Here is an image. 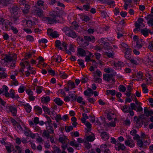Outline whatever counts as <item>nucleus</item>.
Returning a JSON list of instances; mask_svg holds the SVG:
<instances>
[{
  "instance_id": "1",
  "label": "nucleus",
  "mask_w": 153,
  "mask_h": 153,
  "mask_svg": "<svg viewBox=\"0 0 153 153\" xmlns=\"http://www.w3.org/2000/svg\"><path fill=\"white\" fill-rule=\"evenodd\" d=\"M63 31L67 35L72 38H75L77 37V35L75 32L70 29L68 27H64L63 29Z\"/></svg>"
},
{
  "instance_id": "2",
  "label": "nucleus",
  "mask_w": 153,
  "mask_h": 153,
  "mask_svg": "<svg viewBox=\"0 0 153 153\" xmlns=\"http://www.w3.org/2000/svg\"><path fill=\"white\" fill-rule=\"evenodd\" d=\"M126 139L125 141L126 146L130 148H133L135 146V143L131 137L127 135H126Z\"/></svg>"
},
{
  "instance_id": "3",
  "label": "nucleus",
  "mask_w": 153,
  "mask_h": 153,
  "mask_svg": "<svg viewBox=\"0 0 153 153\" xmlns=\"http://www.w3.org/2000/svg\"><path fill=\"white\" fill-rule=\"evenodd\" d=\"M91 55V53L88 50H85L82 48H79L77 49V55L78 56L84 57L88 55Z\"/></svg>"
},
{
  "instance_id": "4",
  "label": "nucleus",
  "mask_w": 153,
  "mask_h": 153,
  "mask_svg": "<svg viewBox=\"0 0 153 153\" xmlns=\"http://www.w3.org/2000/svg\"><path fill=\"white\" fill-rule=\"evenodd\" d=\"M3 57V58L1 59V62L2 64L4 65H6L8 62H11L13 59L10 56L6 54L4 55Z\"/></svg>"
},
{
  "instance_id": "5",
  "label": "nucleus",
  "mask_w": 153,
  "mask_h": 153,
  "mask_svg": "<svg viewBox=\"0 0 153 153\" xmlns=\"http://www.w3.org/2000/svg\"><path fill=\"white\" fill-rule=\"evenodd\" d=\"M141 105H135V103H132L130 104V107L131 108V110H134L137 112H141L143 111V108L141 107Z\"/></svg>"
},
{
  "instance_id": "6",
  "label": "nucleus",
  "mask_w": 153,
  "mask_h": 153,
  "mask_svg": "<svg viewBox=\"0 0 153 153\" xmlns=\"http://www.w3.org/2000/svg\"><path fill=\"white\" fill-rule=\"evenodd\" d=\"M100 41L101 43V45H103V48L105 50H107L108 51L109 49H111L110 47L109 46V44L107 42V40L105 38H101Z\"/></svg>"
},
{
  "instance_id": "7",
  "label": "nucleus",
  "mask_w": 153,
  "mask_h": 153,
  "mask_svg": "<svg viewBox=\"0 0 153 153\" xmlns=\"http://www.w3.org/2000/svg\"><path fill=\"white\" fill-rule=\"evenodd\" d=\"M26 127V126L22 123L21 124L18 123H17L15 126V128L18 131L21 132L25 130Z\"/></svg>"
},
{
  "instance_id": "8",
  "label": "nucleus",
  "mask_w": 153,
  "mask_h": 153,
  "mask_svg": "<svg viewBox=\"0 0 153 153\" xmlns=\"http://www.w3.org/2000/svg\"><path fill=\"white\" fill-rule=\"evenodd\" d=\"M19 8L17 6H15L11 8L10 10L11 16H18L20 15L19 13Z\"/></svg>"
},
{
  "instance_id": "9",
  "label": "nucleus",
  "mask_w": 153,
  "mask_h": 153,
  "mask_svg": "<svg viewBox=\"0 0 153 153\" xmlns=\"http://www.w3.org/2000/svg\"><path fill=\"white\" fill-rule=\"evenodd\" d=\"M143 19L141 18H139L137 21L135 22V27H138L139 28H143L145 27V25L143 22Z\"/></svg>"
},
{
  "instance_id": "10",
  "label": "nucleus",
  "mask_w": 153,
  "mask_h": 153,
  "mask_svg": "<svg viewBox=\"0 0 153 153\" xmlns=\"http://www.w3.org/2000/svg\"><path fill=\"white\" fill-rule=\"evenodd\" d=\"M18 73V72H16L14 75H12L10 76L11 79H12L11 81V84L12 85L17 86L19 85L18 82V80L16 79V76L17 75Z\"/></svg>"
},
{
  "instance_id": "11",
  "label": "nucleus",
  "mask_w": 153,
  "mask_h": 153,
  "mask_svg": "<svg viewBox=\"0 0 153 153\" xmlns=\"http://www.w3.org/2000/svg\"><path fill=\"white\" fill-rule=\"evenodd\" d=\"M36 8H37V7H36ZM32 12L34 15L39 17H42L43 16V11L42 10L37 9H34L33 10Z\"/></svg>"
},
{
  "instance_id": "12",
  "label": "nucleus",
  "mask_w": 153,
  "mask_h": 153,
  "mask_svg": "<svg viewBox=\"0 0 153 153\" xmlns=\"http://www.w3.org/2000/svg\"><path fill=\"white\" fill-rule=\"evenodd\" d=\"M144 44V42L142 39H139L137 40L135 47L136 48L139 49L141 48Z\"/></svg>"
},
{
  "instance_id": "13",
  "label": "nucleus",
  "mask_w": 153,
  "mask_h": 153,
  "mask_svg": "<svg viewBox=\"0 0 153 153\" xmlns=\"http://www.w3.org/2000/svg\"><path fill=\"white\" fill-rule=\"evenodd\" d=\"M140 32L141 34L143 35L145 37H147L149 35V33L151 34H152V33L151 31V30L147 28L141 29Z\"/></svg>"
},
{
  "instance_id": "14",
  "label": "nucleus",
  "mask_w": 153,
  "mask_h": 153,
  "mask_svg": "<svg viewBox=\"0 0 153 153\" xmlns=\"http://www.w3.org/2000/svg\"><path fill=\"white\" fill-rule=\"evenodd\" d=\"M143 62L147 66L152 65L153 64V60H152L148 56H146L144 58Z\"/></svg>"
},
{
  "instance_id": "15",
  "label": "nucleus",
  "mask_w": 153,
  "mask_h": 153,
  "mask_svg": "<svg viewBox=\"0 0 153 153\" xmlns=\"http://www.w3.org/2000/svg\"><path fill=\"white\" fill-rule=\"evenodd\" d=\"M124 63L122 62L118 61V62H114V68L116 70H120L122 66H123Z\"/></svg>"
},
{
  "instance_id": "16",
  "label": "nucleus",
  "mask_w": 153,
  "mask_h": 153,
  "mask_svg": "<svg viewBox=\"0 0 153 153\" xmlns=\"http://www.w3.org/2000/svg\"><path fill=\"white\" fill-rule=\"evenodd\" d=\"M115 148L117 150H123L126 149L124 144H121L120 142H117L115 145Z\"/></svg>"
},
{
  "instance_id": "17",
  "label": "nucleus",
  "mask_w": 153,
  "mask_h": 153,
  "mask_svg": "<svg viewBox=\"0 0 153 153\" xmlns=\"http://www.w3.org/2000/svg\"><path fill=\"white\" fill-rule=\"evenodd\" d=\"M113 76V74H105L103 75V79L105 81L109 82L111 80Z\"/></svg>"
},
{
  "instance_id": "18",
  "label": "nucleus",
  "mask_w": 153,
  "mask_h": 153,
  "mask_svg": "<svg viewBox=\"0 0 153 153\" xmlns=\"http://www.w3.org/2000/svg\"><path fill=\"white\" fill-rule=\"evenodd\" d=\"M100 148L101 151L104 152V153H111L110 150L107 148V146L106 144H102L100 146Z\"/></svg>"
},
{
  "instance_id": "19",
  "label": "nucleus",
  "mask_w": 153,
  "mask_h": 153,
  "mask_svg": "<svg viewBox=\"0 0 153 153\" xmlns=\"http://www.w3.org/2000/svg\"><path fill=\"white\" fill-rule=\"evenodd\" d=\"M62 59L60 56L56 55L55 56H52L51 58V61L52 62L55 61L56 62L59 63L61 61Z\"/></svg>"
},
{
  "instance_id": "20",
  "label": "nucleus",
  "mask_w": 153,
  "mask_h": 153,
  "mask_svg": "<svg viewBox=\"0 0 153 153\" xmlns=\"http://www.w3.org/2000/svg\"><path fill=\"white\" fill-rule=\"evenodd\" d=\"M20 16V15L18 16H11V20L14 24H18L20 22L19 20V17Z\"/></svg>"
},
{
  "instance_id": "21",
  "label": "nucleus",
  "mask_w": 153,
  "mask_h": 153,
  "mask_svg": "<svg viewBox=\"0 0 153 153\" xmlns=\"http://www.w3.org/2000/svg\"><path fill=\"white\" fill-rule=\"evenodd\" d=\"M8 107L13 115L16 116L17 113V109L16 106L14 105H11L8 106Z\"/></svg>"
},
{
  "instance_id": "22",
  "label": "nucleus",
  "mask_w": 153,
  "mask_h": 153,
  "mask_svg": "<svg viewBox=\"0 0 153 153\" xmlns=\"http://www.w3.org/2000/svg\"><path fill=\"white\" fill-rule=\"evenodd\" d=\"M2 28L4 30H9L10 29L9 27L8 20H4L2 24Z\"/></svg>"
},
{
  "instance_id": "23",
  "label": "nucleus",
  "mask_w": 153,
  "mask_h": 153,
  "mask_svg": "<svg viewBox=\"0 0 153 153\" xmlns=\"http://www.w3.org/2000/svg\"><path fill=\"white\" fill-rule=\"evenodd\" d=\"M100 136L102 139L105 141L108 140L109 137V135L107 134L106 132L105 131L101 132Z\"/></svg>"
},
{
  "instance_id": "24",
  "label": "nucleus",
  "mask_w": 153,
  "mask_h": 153,
  "mask_svg": "<svg viewBox=\"0 0 153 153\" xmlns=\"http://www.w3.org/2000/svg\"><path fill=\"white\" fill-rule=\"evenodd\" d=\"M24 7H20L22 10L23 13L24 14H27L29 12V10L30 9V6L28 4H25L24 6Z\"/></svg>"
},
{
  "instance_id": "25",
  "label": "nucleus",
  "mask_w": 153,
  "mask_h": 153,
  "mask_svg": "<svg viewBox=\"0 0 153 153\" xmlns=\"http://www.w3.org/2000/svg\"><path fill=\"white\" fill-rule=\"evenodd\" d=\"M84 39L87 40L88 42H94L95 41V38L93 36H85L84 37Z\"/></svg>"
},
{
  "instance_id": "26",
  "label": "nucleus",
  "mask_w": 153,
  "mask_h": 153,
  "mask_svg": "<svg viewBox=\"0 0 153 153\" xmlns=\"http://www.w3.org/2000/svg\"><path fill=\"white\" fill-rule=\"evenodd\" d=\"M84 95L86 96H91L93 94V91L91 88H88L84 92Z\"/></svg>"
},
{
  "instance_id": "27",
  "label": "nucleus",
  "mask_w": 153,
  "mask_h": 153,
  "mask_svg": "<svg viewBox=\"0 0 153 153\" xmlns=\"http://www.w3.org/2000/svg\"><path fill=\"white\" fill-rule=\"evenodd\" d=\"M93 74L94 77H100L102 75L101 72L99 70H96L93 73Z\"/></svg>"
},
{
  "instance_id": "28",
  "label": "nucleus",
  "mask_w": 153,
  "mask_h": 153,
  "mask_svg": "<svg viewBox=\"0 0 153 153\" xmlns=\"http://www.w3.org/2000/svg\"><path fill=\"white\" fill-rule=\"evenodd\" d=\"M6 149L8 153H10L14 150V147L13 145L9 144L5 146Z\"/></svg>"
},
{
  "instance_id": "29",
  "label": "nucleus",
  "mask_w": 153,
  "mask_h": 153,
  "mask_svg": "<svg viewBox=\"0 0 153 153\" xmlns=\"http://www.w3.org/2000/svg\"><path fill=\"white\" fill-rule=\"evenodd\" d=\"M35 112L37 114H41L42 112V108L38 106H36L34 107Z\"/></svg>"
},
{
  "instance_id": "30",
  "label": "nucleus",
  "mask_w": 153,
  "mask_h": 153,
  "mask_svg": "<svg viewBox=\"0 0 153 153\" xmlns=\"http://www.w3.org/2000/svg\"><path fill=\"white\" fill-rule=\"evenodd\" d=\"M124 1L125 2L124 8L125 10H127V9L128 6H131V3L132 0H124Z\"/></svg>"
},
{
  "instance_id": "31",
  "label": "nucleus",
  "mask_w": 153,
  "mask_h": 153,
  "mask_svg": "<svg viewBox=\"0 0 153 153\" xmlns=\"http://www.w3.org/2000/svg\"><path fill=\"white\" fill-rule=\"evenodd\" d=\"M144 113L145 115L147 116H149V115L153 114V111L148 110L146 107H145L144 108Z\"/></svg>"
},
{
  "instance_id": "32",
  "label": "nucleus",
  "mask_w": 153,
  "mask_h": 153,
  "mask_svg": "<svg viewBox=\"0 0 153 153\" xmlns=\"http://www.w3.org/2000/svg\"><path fill=\"white\" fill-rule=\"evenodd\" d=\"M130 109V107H128V105H125L121 107V109L122 111L125 113H128L129 111L130 110L128 109Z\"/></svg>"
},
{
  "instance_id": "33",
  "label": "nucleus",
  "mask_w": 153,
  "mask_h": 153,
  "mask_svg": "<svg viewBox=\"0 0 153 153\" xmlns=\"http://www.w3.org/2000/svg\"><path fill=\"white\" fill-rule=\"evenodd\" d=\"M46 19L49 24H51L54 22L56 23V21L54 18L51 17H46Z\"/></svg>"
},
{
  "instance_id": "34",
  "label": "nucleus",
  "mask_w": 153,
  "mask_h": 153,
  "mask_svg": "<svg viewBox=\"0 0 153 153\" xmlns=\"http://www.w3.org/2000/svg\"><path fill=\"white\" fill-rule=\"evenodd\" d=\"M13 153H21L22 152V149L21 147L19 146H15V149H14Z\"/></svg>"
},
{
  "instance_id": "35",
  "label": "nucleus",
  "mask_w": 153,
  "mask_h": 153,
  "mask_svg": "<svg viewBox=\"0 0 153 153\" xmlns=\"http://www.w3.org/2000/svg\"><path fill=\"white\" fill-rule=\"evenodd\" d=\"M54 102L58 105H61L63 103V101L59 98H56L54 99Z\"/></svg>"
},
{
  "instance_id": "36",
  "label": "nucleus",
  "mask_w": 153,
  "mask_h": 153,
  "mask_svg": "<svg viewBox=\"0 0 153 153\" xmlns=\"http://www.w3.org/2000/svg\"><path fill=\"white\" fill-rule=\"evenodd\" d=\"M50 133L47 131L46 130H44L43 131V132L42 134V136L46 138L47 139L49 138Z\"/></svg>"
},
{
  "instance_id": "37",
  "label": "nucleus",
  "mask_w": 153,
  "mask_h": 153,
  "mask_svg": "<svg viewBox=\"0 0 153 153\" xmlns=\"http://www.w3.org/2000/svg\"><path fill=\"white\" fill-rule=\"evenodd\" d=\"M50 98L48 96L43 97L41 99V101L43 103H47L50 101Z\"/></svg>"
},
{
  "instance_id": "38",
  "label": "nucleus",
  "mask_w": 153,
  "mask_h": 153,
  "mask_svg": "<svg viewBox=\"0 0 153 153\" xmlns=\"http://www.w3.org/2000/svg\"><path fill=\"white\" fill-rule=\"evenodd\" d=\"M94 135L93 134L87 136L86 138V140L89 142H92L94 140Z\"/></svg>"
},
{
  "instance_id": "39",
  "label": "nucleus",
  "mask_w": 153,
  "mask_h": 153,
  "mask_svg": "<svg viewBox=\"0 0 153 153\" xmlns=\"http://www.w3.org/2000/svg\"><path fill=\"white\" fill-rule=\"evenodd\" d=\"M143 76V74L142 72L140 71L138 72L136 75V77L137 79H136L138 81L141 80Z\"/></svg>"
},
{
  "instance_id": "40",
  "label": "nucleus",
  "mask_w": 153,
  "mask_h": 153,
  "mask_svg": "<svg viewBox=\"0 0 153 153\" xmlns=\"http://www.w3.org/2000/svg\"><path fill=\"white\" fill-rule=\"evenodd\" d=\"M24 106L27 112L30 113L31 111V108L28 104L27 103L25 104Z\"/></svg>"
},
{
  "instance_id": "41",
  "label": "nucleus",
  "mask_w": 153,
  "mask_h": 153,
  "mask_svg": "<svg viewBox=\"0 0 153 153\" xmlns=\"http://www.w3.org/2000/svg\"><path fill=\"white\" fill-rule=\"evenodd\" d=\"M48 114L50 115L51 118L53 119L56 115V113L54 110L50 111Z\"/></svg>"
},
{
  "instance_id": "42",
  "label": "nucleus",
  "mask_w": 153,
  "mask_h": 153,
  "mask_svg": "<svg viewBox=\"0 0 153 153\" xmlns=\"http://www.w3.org/2000/svg\"><path fill=\"white\" fill-rule=\"evenodd\" d=\"M67 140L68 139L66 137H60L59 139V141L62 144L67 143Z\"/></svg>"
},
{
  "instance_id": "43",
  "label": "nucleus",
  "mask_w": 153,
  "mask_h": 153,
  "mask_svg": "<svg viewBox=\"0 0 153 153\" xmlns=\"http://www.w3.org/2000/svg\"><path fill=\"white\" fill-rule=\"evenodd\" d=\"M104 71L105 72L107 73H111L112 74H113L114 71L113 69L109 68H104Z\"/></svg>"
},
{
  "instance_id": "44",
  "label": "nucleus",
  "mask_w": 153,
  "mask_h": 153,
  "mask_svg": "<svg viewBox=\"0 0 153 153\" xmlns=\"http://www.w3.org/2000/svg\"><path fill=\"white\" fill-rule=\"evenodd\" d=\"M83 99L81 97H79L76 98L77 101L79 103L82 104V105H85V103L84 101H83Z\"/></svg>"
},
{
  "instance_id": "45",
  "label": "nucleus",
  "mask_w": 153,
  "mask_h": 153,
  "mask_svg": "<svg viewBox=\"0 0 153 153\" xmlns=\"http://www.w3.org/2000/svg\"><path fill=\"white\" fill-rule=\"evenodd\" d=\"M56 46L57 47H58V48L60 50H62L63 48L61 47V43L58 40H57L55 42Z\"/></svg>"
},
{
  "instance_id": "46",
  "label": "nucleus",
  "mask_w": 153,
  "mask_h": 153,
  "mask_svg": "<svg viewBox=\"0 0 153 153\" xmlns=\"http://www.w3.org/2000/svg\"><path fill=\"white\" fill-rule=\"evenodd\" d=\"M68 85H70V88L71 89L75 88L74 82L71 81L70 80L68 81Z\"/></svg>"
},
{
  "instance_id": "47",
  "label": "nucleus",
  "mask_w": 153,
  "mask_h": 153,
  "mask_svg": "<svg viewBox=\"0 0 153 153\" xmlns=\"http://www.w3.org/2000/svg\"><path fill=\"white\" fill-rule=\"evenodd\" d=\"M107 94L106 95H108L110 94L111 95H114L116 94L115 91L114 90H107L106 91Z\"/></svg>"
},
{
  "instance_id": "48",
  "label": "nucleus",
  "mask_w": 153,
  "mask_h": 153,
  "mask_svg": "<svg viewBox=\"0 0 153 153\" xmlns=\"http://www.w3.org/2000/svg\"><path fill=\"white\" fill-rule=\"evenodd\" d=\"M10 0H0V3L2 4L3 6H6L9 3Z\"/></svg>"
},
{
  "instance_id": "49",
  "label": "nucleus",
  "mask_w": 153,
  "mask_h": 153,
  "mask_svg": "<svg viewBox=\"0 0 153 153\" xmlns=\"http://www.w3.org/2000/svg\"><path fill=\"white\" fill-rule=\"evenodd\" d=\"M119 46L120 48H123V49H125L128 47V45L127 44L123 42H121Z\"/></svg>"
},
{
  "instance_id": "50",
  "label": "nucleus",
  "mask_w": 153,
  "mask_h": 153,
  "mask_svg": "<svg viewBox=\"0 0 153 153\" xmlns=\"http://www.w3.org/2000/svg\"><path fill=\"white\" fill-rule=\"evenodd\" d=\"M104 54L109 58H113L114 54L113 53L106 51L105 52Z\"/></svg>"
},
{
  "instance_id": "51",
  "label": "nucleus",
  "mask_w": 153,
  "mask_h": 153,
  "mask_svg": "<svg viewBox=\"0 0 153 153\" xmlns=\"http://www.w3.org/2000/svg\"><path fill=\"white\" fill-rule=\"evenodd\" d=\"M23 131H24V134L25 135L28 137H29L30 135L31 132V131L28 128H27L26 127L25 130H23Z\"/></svg>"
},
{
  "instance_id": "52",
  "label": "nucleus",
  "mask_w": 153,
  "mask_h": 153,
  "mask_svg": "<svg viewBox=\"0 0 153 153\" xmlns=\"http://www.w3.org/2000/svg\"><path fill=\"white\" fill-rule=\"evenodd\" d=\"M59 75L60 77L63 79H66L68 76V75L63 71H60Z\"/></svg>"
},
{
  "instance_id": "53",
  "label": "nucleus",
  "mask_w": 153,
  "mask_h": 153,
  "mask_svg": "<svg viewBox=\"0 0 153 153\" xmlns=\"http://www.w3.org/2000/svg\"><path fill=\"white\" fill-rule=\"evenodd\" d=\"M73 127L72 126H66L65 128V130L67 132H69L73 130Z\"/></svg>"
},
{
  "instance_id": "54",
  "label": "nucleus",
  "mask_w": 153,
  "mask_h": 153,
  "mask_svg": "<svg viewBox=\"0 0 153 153\" xmlns=\"http://www.w3.org/2000/svg\"><path fill=\"white\" fill-rule=\"evenodd\" d=\"M35 24V22L31 20H28L27 21V25L28 27H31L32 26Z\"/></svg>"
},
{
  "instance_id": "55",
  "label": "nucleus",
  "mask_w": 153,
  "mask_h": 153,
  "mask_svg": "<svg viewBox=\"0 0 153 153\" xmlns=\"http://www.w3.org/2000/svg\"><path fill=\"white\" fill-rule=\"evenodd\" d=\"M69 96H70L71 98L72 99V101L76 100V98H77V96L75 94H71V92H69Z\"/></svg>"
},
{
  "instance_id": "56",
  "label": "nucleus",
  "mask_w": 153,
  "mask_h": 153,
  "mask_svg": "<svg viewBox=\"0 0 153 153\" xmlns=\"http://www.w3.org/2000/svg\"><path fill=\"white\" fill-rule=\"evenodd\" d=\"M26 39L28 41L30 42H33L34 41V39L33 37L31 35H28L26 37Z\"/></svg>"
},
{
  "instance_id": "57",
  "label": "nucleus",
  "mask_w": 153,
  "mask_h": 153,
  "mask_svg": "<svg viewBox=\"0 0 153 153\" xmlns=\"http://www.w3.org/2000/svg\"><path fill=\"white\" fill-rule=\"evenodd\" d=\"M105 125H107L108 127H115L116 126V123L114 122H110L109 123H105Z\"/></svg>"
},
{
  "instance_id": "58",
  "label": "nucleus",
  "mask_w": 153,
  "mask_h": 153,
  "mask_svg": "<svg viewBox=\"0 0 153 153\" xmlns=\"http://www.w3.org/2000/svg\"><path fill=\"white\" fill-rule=\"evenodd\" d=\"M42 107L44 112L48 114L50 111L49 109L47 107L44 105H42Z\"/></svg>"
},
{
  "instance_id": "59",
  "label": "nucleus",
  "mask_w": 153,
  "mask_h": 153,
  "mask_svg": "<svg viewBox=\"0 0 153 153\" xmlns=\"http://www.w3.org/2000/svg\"><path fill=\"white\" fill-rule=\"evenodd\" d=\"M7 76V74L5 73L4 71H2V72H0V78L4 79Z\"/></svg>"
},
{
  "instance_id": "60",
  "label": "nucleus",
  "mask_w": 153,
  "mask_h": 153,
  "mask_svg": "<svg viewBox=\"0 0 153 153\" xmlns=\"http://www.w3.org/2000/svg\"><path fill=\"white\" fill-rule=\"evenodd\" d=\"M43 88L41 86H37L36 89V93L38 94H40L42 92V90Z\"/></svg>"
},
{
  "instance_id": "61",
  "label": "nucleus",
  "mask_w": 153,
  "mask_h": 153,
  "mask_svg": "<svg viewBox=\"0 0 153 153\" xmlns=\"http://www.w3.org/2000/svg\"><path fill=\"white\" fill-rule=\"evenodd\" d=\"M10 97L13 99L16 98L14 90L11 89L10 91Z\"/></svg>"
},
{
  "instance_id": "62",
  "label": "nucleus",
  "mask_w": 153,
  "mask_h": 153,
  "mask_svg": "<svg viewBox=\"0 0 153 153\" xmlns=\"http://www.w3.org/2000/svg\"><path fill=\"white\" fill-rule=\"evenodd\" d=\"M50 35L53 38H57L59 36V34L56 31L52 32L50 33Z\"/></svg>"
},
{
  "instance_id": "63",
  "label": "nucleus",
  "mask_w": 153,
  "mask_h": 153,
  "mask_svg": "<svg viewBox=\"0 0 153 153\" xmlns=\"http://www.w3.org/2000/svg\"><path fill=\"white\" fill-rule=\"evenodd\" d=\"M94 82H96L101 83L102 81V79L99 77H94Z\"/></svg>"
},
{
  "instance_id": "64",
  "label": "nucleus",
  "mask_w": 153,
  "mask_h": 153,
  "mask_svg": "<svg viewBox=\"0 0 153 153\" xmlns=\"http://www.w3.org/2000/svg\"><path fill=\"white\" fill-rule=\"evenodd\" d=\"M133 64L137 65L138 64V62H137V60L133 58H131L129 60Z\"/></svg>"
}]
</instances>
